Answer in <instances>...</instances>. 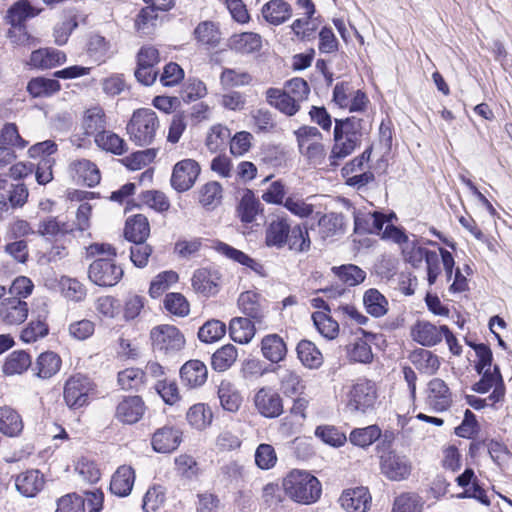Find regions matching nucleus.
<instances>
[{"label":"nucleus","mask_w":512,"mask_h":512,"mask_svg":"<svg viewBox=\"0 0 512 512\" xmlns=\"http://www.w3.org/2000/svg\"><path fill=\"white\" fill-rule=\"evenodd\" d=\"M371 125L367 119L356 116L335 119L333 140L329 161L330 166L337 167L340 162L350 156L369 134Z\"/></svg>","instance_id":"nucleus-1"},{"label":"nucleus","mask_w":512,"mask_h":512,"mask_svg":"<svg viewBox=\"0 0 512 512\" xmlns=\"http://www.w3.org/2000/svg\"><path fill=\"white\" fill-rule=\"evenodd\" d=\"M285 493L295 502L311 504L321 495V484L312 474L302 470H292L283 479Z\"/></svg>","instance_id":"nucleus-2"},{"label":"nucleus","mask_w":512,"mask_h":512,"mask_svg":"<svg viewBox=\"0 0 512 512\" xmlns=\"http://www.w3.org/2000/svg\"><path fill=\"white\" fill-rule=\"evenodd\" d=\"M160 128L157 114L149 108H140L133 112L127 124V133L136 145H151Z\"/></svg>","instance_id":"nucleus-3"},{"label":"nucleus","mask_w":512,"mask_h":512,"mask_svg":"<svg viewBox=\"0 0 512 512\" xmlns=\"http://www.w3.org/2000/svg\"><path fill=\"white\" fill-rule=\"evenodd\" d=\"M40 12L41 9L33 7L29 0H19L8 9L6 19L11 28L8 30L7 36L12 43L24 45L29 41L30 37L24 23Z\"/></svg>","instance_id":"nucleus-4"},{"label":"nucleus","mask_w":512,"mask_h":512,"mask_svg":"<svg viewBox=\"0 0 512 512\" xmlns=\"http://www.w3.org/2000/svg\"><path fill=\"white\" fill-rule=\"evenodd\" d=\"M377 397V386L374 381L358 379L347 393V408L353 413L366 414L374 409Z\"/></svg>","instance_id":"nucleus-5"},{"label":"nucleus","mask_w":512,"mask_h":512,"mask_svg":"<svg viewBox=\"0 0 512 512\" xmlns=\"http://www.w3.org/2000/svg\"><path fill=\"white\" fill-rule=\"evenodd\" d=\"M153 350L164 356H174L185 346L184 335L168 324L158 325L150 331Z\"/></svg>","instance_id":"nucleus-6"},{"label":"nucleus","mask_w":512,"mask_h":512,"mask_svg":"<svg viewBox=\"0 0 512 512\" xmlns=\"http://www.w3.org/2000/svg\"><path fill=\"white\" fill-rule=\"evenodd\" d=\"M95 384L92 380L80 373L71 375L64 384L63 398L71 409H79L88 405L90 397L94 394Z\"/></svg>","instance_id":"nucleus-7"},{"label":"nucleus","mask_w":512,"mask_h":512,"mask_svg":"<svg viewBox=\"0 0 512 512\" xmlns=\"http://www.w3.org/2000/svg\"><path fill=\"white\" fill-rule=\"evenodd\" d=\"M88 276L96 285L111 287L120 281L123 269L112 258L100 257L90 264Z\"/></svg>","instance_id":"nucleus-8"},{"label":"nucleus","mask_w":512,"mask_h":512,"mask_svg":"<svg viewBox=\"0 0 512 512\" xmlns=\"http://www.w3.org/2000/svg\"><path fill=\"white\" fill-rule=\"evenodd\" d=\"M380 470L391 481H403L411 475L412 463L406 455L389 451L380 457Z\"/></svg>","instance_id":"nucleus-9"},{"label":"nucleus","mask_w":512,"mask_h":512,"mask_svg":"<svg viewBox=\"0 0 512 512\" xmlns=\"http://www.w3.org/2000/svg\"><path fill=\"white\" fill-rule=\"evenodd\" d=\"M200 166L193 159L177 162L173 168L170 183L177 192H185L193 187L199 174Z\"/></svg>","instance_id":"nucleus-10"},{"label":"nucleus","mask_w":512,"mask_h":512,"mask_svg":"<svg viewBox=\"0 0 512 512\" xmlns=\"http://www.w3.org/2000/svg\"><path fill=\"white\" fill-rule=\"evenodd\" d=\"M240 311L254 323L263 324L268 314L267 301L255 291L242 292L238 297Z\"/></svg>","instance_id":"nucleus-11"},{"label":"nucleus","mask_w":512,"mask_h":512,"mask_svg":"<svg viewBox=\"0 0 512 512\" xmlns=\"http://www.w3.org/2000/svg\"><path fill=\"white\" fill-rule=\"evenodd\" d=\"M425 401L434 412H443L453 402L452 392L443 379L433 378L427 384Z\"/></svg>","instance_id":"nucleus-12"},{"label":"nucleus","mask_w":512,"mask_h":512,"mask_svg":"<svg viewBox=\"0 0 512 512\" xmlns=\"http://www.w3.org/2000/svg\"><path fill=\"white\" fill-rule=\"evenodd\" d=\"M481 379L473 385V390L477 393H487L490 389H493L489 395V401L491 404L503 400L505 395V386L503 382L500 369L497 365L492 370L486 369L481 373Z\"/></svg>","instance_id":"nucleus-13"},{"label":"nucleus","mask_w":512,"mask_h":512,"mask_svg":"<svg viewBox=\"0 0 512 512\" xmlns=\"http://www.w3.org/2000/svg\"><path fill=\"white\" fill-rule=\"evenodd\" d=\"M28 304L18 297H8L0 302V323L5 326H17L28 317Z\"/></svg>","instance_id":"nucleus-14"},{"label":"nucleus","mask_w":512,"mask_h":512,"mask_svg":"<svg viewBox=\"0 0 512 512\" xmlns=\"http://www.w3.org/2000/svg\"><path fill=\"white\" fill-rule=\"evenodd\" d=\"M146 406L139 396L124 397L116 406L115 417L123 424H135L145 414Z\"/></svg>","instance_id":"nucleus-15"},{"label":"nucleus","mask_w":512,"mask_h":512,"mask_svg":"<svg viewBox=\"0 0 512 512\" xmlns=\"http://www.w3.org/2000/svg\"><path fill=\"white\" fill-rule=\"evenodd\" d=\"M257 411L264 417L276 418L283 412L280 395L269 388H261L254 397Z\"/></svg>","instance_id":"nucleus-16"},{"label":"nucleus","mask_w":512,"mask_h":512,"mask_svg":"<svg viewBox=\"0 0 512 512\" xmlns=\"http://www.w3.org/2000/svg\"><path fill=\"white\" fill-rule=\"evenodd\" d=\"M69 172L74 180L88 187L96 186L101 179L97 165L88 159L72 161L69 165Z\"/></svg>","instance_id":"nucleus-17"},{"label":"nucleus","mask_w":512,"mask_h":512,"mask_svg":"<svg viewBox=\"0 0 512 512\" xmlns=\"http://www.w3.org/2000/svg\"><path fill=\"white\" fill-rule=\"evenodd\" d=\"M354 230L358 234L380 235L384 224L388 222L380 212L354 211Z\"/></svg>","instance_id":"nucleus-18"},{"label":"nucleus","mask_w":512,"mask_h":512,"mask_svg":"<svg viewBox=\"0 0 512 512\" xmlns=\"http://www.w3.org/2000/svg\"><path fill=\"white\" fill-rule=\"evenodd\" d=\"M182 441L180 430L165 426L157 429L152 435L151 445L157 453H170L178 448Z\"/></svg>","instance_id":"nucleus-19"},{"label":"nucleus","mask_w":512,"mask_h":512,"mask_svg":"<svg viewBox=\"0 0 512 512\" xmlns=\"http://www.w3.org/2000/svg\"><path fill=\"white\" fill-rule=\"evenodd\" d=\"M221 276L217 270L201 268L192 277L193 289L205 297L215 295L219 291Z\"/></svg>","instance_id":"nucleus-20"},{"label":"nucleus","mask_w":512,"mask_h":512,"mask_svg":"<svg viewBox=\"0 0 512 512\" xmlns=\"http://www.w3.org/2000/svg\"><path fill=\"white\" fill-rule=\"evenodd\" d=\"M45 479L39 470L31 469L15 477V487L24 497H35L44 487Z\"/></svg>","instance_id":"nucleus-21"},{"label":"nucleus","mask_w":512,"mask_h":512,"mask_svg":"<svg viewBox=\"0 0 512 512\" xmlns=\"http://www.w3.org/2000/svg\"><path fill=\"white\" fill-rule=\"evenodd\" d=\"M371 501V496L365 487L345 490L339 502L347 512H365Z\"/></svg>","instance_id":"nucleus-22"},{"label":"nucleus","mask_w":512,"mask_h":512,"mask_svg":"<svg viewBox=\"0 0 512 512\" xmlns=\"http://www.w3.org/2000/svg\"><path fill=\"white\" fill-rule=\"evenodd\" d=\"M207 377V367L200 360H189L180 369L181 381L189 388H197L204 385Z\"/></svg>","instance_id":"nucleus-23"},{"label":"nucleus","mask_w":512,"mask_h":512,"mask_svg":"<svg viewBox=\"0 0 512 512\" xmlns=\"http://www.w3.org/2000/svg\"><path fill=\"white\" fill-rule=\"evenodd\" d=\"M290 223L286 217L277 216L266 228L265 243L268 247L282 248L287 244Z\"/></svg>","instance_id":"nucleus-24"},{"label":"nucleus","mask_w":512,"mask_h":512,"mask_svg":"<svg viewBox=\"0 0 512 512\" xmlns=\"http://www.w3.org/2000/svg\"><path fill=\"white\" fill-rule=\"evenodd\" d=\"M364 338H356L347 347V356L350 361L361 364H370L374 359L369 340H372L375 336L372 333L361 330Z\"/></svg>","instance_id":"nucleus-25"},{"label":"nucleus","mask_w":512,"mask_h":512,"mask_svg":"<svg viewBox=\"0 0 512 512\" xmlns=\"http://www.w3.org/2000/svg\"><path fill=\"white\" fill-rule=\"evenodd\" d=\"M61 365L62 360L57 353L46 351L37 357L32 371L40 379H50L59 372Z\"/></svg>","instance_id":"nucleus-26"},{"label":"nucleus","mask_w":512,"mask_h":512,"mask_svg":"<svg viewBox=\"0 0 512 512\" xmlns=\"http://www.w3.org/2000/svg\"><path fill=\"white\" fill-rule=\"evenodd\" d=\"M413 339L423 346H434L443 338L442 326L437 327L428 321H418L412 328Z\"/></svg>","instance_id":"nucleus-27"},{"label":"nucleus","mask_w":512,"mask_h":512,"mask_svg":"<svg viewBox=\"0 0 512 512\" xmlns=\"http://www.w3.org/2000/svg\"><path fill=\"white\" fill-rule=\"evenodd\" d=\"M266 22L271 25H281L292 16V8L285 0H270L261 10Z\"/></svg>","instance_id":"nucleus-28"},{"label":"nucleus","mask_w":512,"mask_h":512,"mask_svg":"<svg viewBox=\"0 0 512 512\" xmlns=\"http://www.w3.org/2000/svg\"><path fill=\"white\" fill-rule=\"evenodd\" d=\"M266 100L287 116L295 115L300 109V104L290 94L278 88H269L266 91Z\"/></svg>","instance_id":"nucleus-29"},{"label":"nucleus","mask_w":512,"mask_h":512,"mask_svg":"<svg viewBox=\"0 0 512 512\" xmlns=\"http://www.w3.org/2000/svg\"><path fill=\"white\" fill-rule=\"evenodd\" d=\"M228 46L240 54H251L262 47V38L254 32H243L232 35L228 40Z\"/></svg>","instance_id":"nucleus-30"},{"label":"nucleus","mask_w":512,"mask_h":512,"mask_svg":"<svg viewBox=\"0 0 512 512\" xmlns=\"http://www.w3.org/2000/svg\"><path fill=\"white\" fill-rule=\"evenodd\" d=\"M81 126L85 135L94 136L95 138L96 134L104 131L107 126L104 109L100 106L86 109L82 117Z\"/></svg>","instance_id":"nucleus-31"},{"label":"nucleus","mask_w":512,"mask_h":512,"mask_svg":"<svg viewBox=\"0 0 512 512\" xmlns=\"http://www.w3.org/2000/svg\"><path fill=\"white\" fill-rule=\"evenodd\" d=\"M261 352L264 358L272 363L282 361L287 353V346L278 334H268L261 340Z\"/></svg>","instance_id":"nucleus-32"},{"label":"nucleus","mask_w":512,"mask_h":512,"mask_svg":"<svg viewBox=\"0 0 512 512\" xmlns=\"http://www.w3.org/2000/svg\"><path fill=\"white\" fill-rule=\"evenodd\" d=\"M255 324L247 317H235L230 321L229 335L236 343L248 344L255 336Z\"/></svg>","instance_id":"nucleus-33"},{"label":"nucleus","mask_w":512,"mask_h":512,"mask_svg":"<svg viewBox=\"0 0 512 512\" xmlns=\"http://www.w3.org/2000/svg\"><path fill=\"white\" fill-rule=\"evenodd\" d=\"M150 234V225L147 217L137 214L126 221L124 235L130 242H145Z\"/></svg>","instance_id":"nucleus-34"},{"label":"nucleus","mask_w":512,"mask_h":512,"mask_svg":"<svg viewBox=\"0 0 512 512\" xmlns=\"http://www.w3.org/2000/svg\"><path fill=\"white\" fill-rule=\"evenodd\" d=\"M64 52L54 48H44L33 51L30 57L31 65L34 67L49 69L65 63Z\"/></svg>","instance_id":"nucleus-35"},{"label":"nucleus","mask_w":512,"mask_h":512,"mask_svg":"<svg viewBox=\"0 0 512 512\" xmlns=\"http://www.w3.org/2000/svg\"><path fill=\"white\" fill-rule=\"evenodd\" d=\"M135 480V473L130 466H121L114 473L110 490L117 496H127L130 494Z\"/></svg>","instance_id":"nucleus-36"},{"label":"nucleus","mask_w":512,"mask_h":512,"mask_svg":"<svg viewBox=\"0 0 512 512\" xmlns=\"http://www.w3.org/2000/svg\"><path fill=\"white\" fill-rule=\"evenodd\" d=\"M23 421L19 413L10 406L0 407V431L9 437L18 436L23 430Z\"/></svg>","instance_id":"nucleus-37"},{"label":"nucleus","mask_w":512,"mask_h":512,"mask_svg":"<svg viewBox=\"0 0 512 512\" xmlns=\"http://www.w3.org/2000/svg\"><path fill=\"white\" fill-rule=\"evenodd\" d=\"M297 356L300 362L309 369H318L323 364V355L316 345L309 340L298 343Z\"/></svg>","instance_id":"nucleus-38"},{"label":"nucleus","mask_w":512,"mask_h":512,"mask_svg":"<svg viewBox=\"0 0 512 512\" xmlns=\"http://www.w3.org/2000/svg\"><path fill=\"white\" fill-rule=\"evenodd\" d=\"M96 145L106 151L115 155H123L127 152V144L123 138L110 130H104L96 134L94 138Z\"/></svg>","instance_id":"nucleus-39"},{"label":"nucleus","mask_w":512,"mask_h":512,"mask_svg":"<svg viewBox=\"0 0 512 512\" xmlns=\"http://www.w3.org/2000/svg\"><path fill=\"white\" fill-rule=\"evenodd\" d=\"M410 360L417 370L426 375L435 374L440 367L438 356L422 348L415 350Z\"/></svg>","instance_id":"nucleus-40"},{"label":"nucleus","mask_w":512,"mask_h":512,"mask_svg":"<svg viewBox=\"0 0 512 512\" xmlns=\"http://www.w3.org/2000/svg\"><path fill=\"white\" fill-rule=\"evenodd\" d=\"M218 397L220 400V404L224 410L229 412H236L239 410L242 397L235 385L228 381L222 380L218 387Z\"/></svg>","instance_id":"nucleus-41"},{"label":"nucleus","mask_w":512,"mask_h":512,"mask_svg":"<svg viewBox=\"0 0 512 512\" xmlns=\"http://www.w3.org/2000/svg\"><path fill=\"white\" fill-rule=\"evenodd\" d=\"M366 312L375 318H380L388 312V300L375 288L368 289L363 295Z\"/></svg>","instance_id":"nucleus-42"},{"label":"nucleus","mask_w":512,"mask_h":512,"mask_svg":"<svg viewBox=\"0 0 512 512\" xmlns=\"http://www.w3.org/2000/svg\"><path fill=\"white\" fill-rule=\"evenodd\" d=\"M88 52L98 62H105L115 53L114 44L100 34H92L88 41Z\"/></svg>","instance_id":"nucleus-43"},{"label":"nucleus","mask_w":512,"mask_h":512,"mask_svg":"<svg viewBox=\"0 0 512 512\" xmlns=\"http://www.w3.org/2000/svg\"><path fill=\"white\" fill-rule=\"evenodd\" d=\"M49 333V326L46 322V314H39L36 319L30 322L22 329L20 339L25 343H34Z\"/></svg>","instance_id":"nucleus-44"},{"label":"nucleus","mask_w":512,"mask_h":512,"mask_svg":"<svg viewBox=\"0 0 512 512\" xmlns=\"http://www.w3.org/2000/svg\"><path fill=\"white\" fill-rule=\"evenodd\" d=\"M29 367H32L30 355L23 350H17L8 355L2 370L5 375L13 376L24 373Z\"/></svg>","instance_id":"nucleus-45"},{"label":"nucleus","mask_w":512,"mask_h":512,"mask_svg":"<svg viewBox=\"0 0 512 512\" xmlns=\"http://www.w3.org/2000/svg\"><path fill=\"white\" fill-rule=\"evenodd\" d=\"M222 191V186L218 182H207L198 190V201L207 210H212L221 203Z\"/></svg>","instance_id":"nucleus-46"},{"label":"nucleus","mask_w":512,"mask_h":512,"mask_svg":"<svg viewBox=\"0 0 512 512\" xmlns=\"http://www.w3.org/2000/svg\"><path fill=\"white\" fill-rule=\"evenodd\" d=\"M217 251L226 256L227 258L244 265L246 267H249L251 270L258 274H262L263 266L259 262H257L255 259L251 258L244 252L226 244V243H219L217 245Z\"/></svg>","instance_id":"nucleus-47"},{"label":"nucleus","mask_w":512,"mask_h":512,"mask_svg":"<svg viewBox=\"0 0 512 512\" xmlns=\"http://www.w3.org/2000/svg\"><path fill=\"white\" fill-rule=\"evenodd\" d=\"M331 271L341 282L350 287L359 285L366 278V272L354 264L333 266Z\"/></svg>","instance_id":"nucleus-48"},{"label":"nucleus","mask_w":512,"mask_h":512,"mask_svg":"<svg viewBox=\"0 0 512 512\" xmlns=\"http://www.w3.org/2000/svg\"><path fill=\"white\" fill-rule=\"evenodd\" d=\"M381 436V429L377 425L364 428H355L349 435V441L355 446L366 448L377 441Z\"/></svg>","instance_id":"nucleus-49"},{"label":"nucleus","mask_w":512,"mask_h":512,"mask_svg":"<svg viewBox=\"0 0 512 512\" xmlns=\"http://www.w3.org/2000/svg\"><path fill=\"white\" fill-rule=\"evenodd\" d=\"M319 233L322 238L333 237L344 233V217L338 213L323 215L319 221Z\"/></svg>","instance_id":"nucleus-50"},{"label":"nucleus","mask_w":512,"mask_h":512,"mask_svg":"<svg viewBox=\"0 0 512 512\" xmlns=\"http://www.w3.org/2000/svg\"><path fill=\"white\" fill-rule=\"evenodd\" d=\"M61 86L58 80L37 77L29 81L27 90L33 97H48L58 92Z\"/></svg>","instance_id":"nucleus-51"},{"label":"nucleus","mask_w":512,"mask_h":512,"mask_svg":"<svg viewBox=\"0 0 512 512\" xmlns=\"http://www.w3.org/2000/svg\"><path fill=\"white\" fill-rule=\"evenodd\" d=\"M237 357V348L232 344H227L214 352L211 364L216 371H226L234 364Z\"/></svg>","instance_id":"nucleus-52"},{"label":"nucleus","mask_w":512,"mask_h":512,"mask_svg":"<svg viewBox=\"0 0 512 512\" xmlns=\"http://www.w3.org/2000/svg\"><path fill=\"white\" fill-rule=\"evenodd\" d=\"M423 498L415 492H404L397 496L393 504V512H421Z\"/></svg>","instance_id":"nucleus-53"},{"label":"nucleus","mask_w":512,"mask_h":512,"mask_svg":"<svg viewBox=\"0 0 512 512\" xmlns=\"http://www.w3.org/2000/svg\"><path fill=\"white\" fill-rule=\"evenodd\" d=\"M194 35L198 42L211 47H216L221 40L218 27L211 21L199 23L194 30Z\"/></svg>","instance_id":"nucleus-54"},{"label":"nucleus","mask_w":512,"mask_h":512,"mask_svg":"<svg viewBox=\"0 0 512 512\" xmlns=\"http://www.w3.org/2000/svg\"><path fill=\"white\" fill-rule=\"evenodd\" d=\"M73 230L71 225L56 217H46L39 222L37 233L41 236L56 237L71 233Z\"/></svg>","instance_id":"nucleus-55"},{"label":"nucleus","mask_w":512,"mask_h":512,"mask_svg":"<svg viewBox=\"0 0 512 512\" xmlns=\"http://www.w3.org/2000/svg\"><path fill=\"white\" fill-rule=\"evenodd\" d=\"M226 334V325L220 320L206 321L198 331V338L204 343H213L220 340Z\"/></svg>","instance_id":"nucleus-56"},{"label":"nucleus","mask_w":512,"mask_h":512,"mask_svg":"<svg viewBox=\"0 0 512 512\" xmlns=\"http://www.w3.org/2000/svg\"><path fill=\"white\" fill-rule=\"evenodd\" d=\"M280 390L286 396L301 394L304 390V384L300 375L293 370H283L280 374Z\"/></svg>","instance_id":"nucleus-57"},{"label":"nucleus","mask_w":512,"mask_h":512,"mask_svg":"<svg viewBox=\"0 0 512 512\" xmlns=\"http://www.w3.org/2000/svg\"><path fill=\"white\" fill-rule=\"evenodd\" d=\"M314 325L321 335L327 339H334L339 333V324L330 315L323 311L312 314Z\"/></svg>","instance_id":"nucleus-58"},{"label":"nucleus","mask_w":512,"mask_h":512,"mask_svg":"<svg viewBox=\"0 0 512 512\" xmlns=\"http://www.w3.org/2000/svg\"><path fill=\"white\" fill-rule=\"evenodd\" d=\"M231 138L230 130L221 124L214 125L210 128L205 144L211 152H217L225 147L226 143Z\"/></svg>","instance_id":"nucleus-59"},{"label":"nucleus","mask_w":512,"mask_h":512,"mask_svg":"<svg viewBox=\"0 0 512 512\" xmlns=\"http://www.w3.org/2000/svg\"><path fill=\"white\" fill-rule=\"evenodd\" d=\"M187 420L191 426L202 430L211 423L212 412L205 404H195L188 410Z\"/></svg>","instance_id":"nucleus-60"},{"label":"nucleus","mask_w":512,"mask_h":512,"mask_svg":"<svg viewBox=\"0 0 512 512\" xmlns=\"http://www.w3.org/2000/svg\"><path fill=\"white\" fill-rule=\"evenodd\" d=\"M251 82L252 76L239 69L224 68L220 75V83L226 88L245 86Z\"/></svg>","instance_id":"nucleus-61"},{"label":"nucleus","mask_w":512,"mask_h":512,"mask_svg":"<svg viewBox=\"0 0 512 512\" xmlns=\"http://www.w3.org/2000/svg\"><path fill=\"white\" fill-rule=\"evenodd\" d=\"M287 244L291 250L304 252L310 248V238L305 226L295 225L290 227Z\"/></svg>","instance_id":"nucleus-62"},{"label":"nucleus","mask_w":512,"mask_h":512,"mask_svg":"<svg viewBox=\"0 0 512 512\" xmlns=\"http://www.w3.org/2000/svg\"><path fill=\"white\" fill-rule=\"evenodd\" d=\"M0 145L12 149H24L28 142L20 136L18 128L14 123H7L0 131Z\"/></svg>","instance_id":"nucleus-63"},{"label":"nucleus","mask_w":512,"mask_h":512,"mask_svg":"<svg viewBox=\"0 0 512 512\" xmlns=\"http://www.w3.org/2000/svg\"><path fill=\"white\" fill-rule=\"evenodd\" d=\"M145 372L139 368H127L118 373V383L124 390L139 389L144 382Z\"/></svg>","instance_id":"nucleus-64"}]
</instances>
